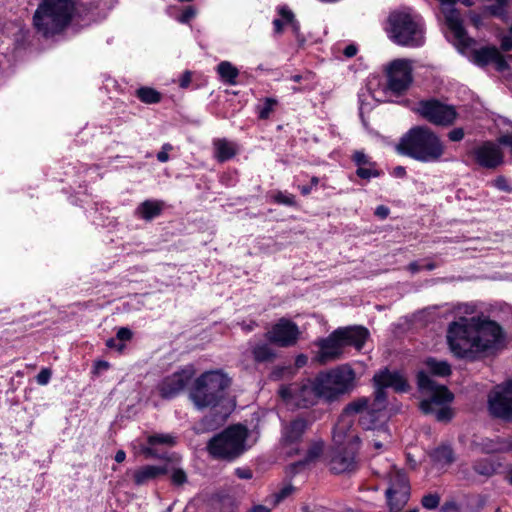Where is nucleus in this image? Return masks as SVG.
Segmentation results:
<instances>
[{
	"label": "nucleus",
	"mask_w": 512,
	"mask_h": 512,
	"mask_svg": "<svg viewBox=\"0 0 512 512\" xmlns=\"http://www.w3.org/2000/svg\"><path fill=\"white\" fill-rule=\"evenodd\" d=\"M373 380L376 387L374 399L363 397L348 404L333 429L335 453L331 460V469L335 473L350 471L356 465V454L360 447V438L354 427L356 420L364 430L376 434L377 439L372 440L376 450H380L390 440L383 390L392 388L396 392H405L408 388L407 380L401 373L388 369L376 373Z\"/></svg>",
	"instance_id": "1"
},
{
	"label": "nucleus",
	"mask_w": 512,
	"mask_h": 512,
	"mask_svg": "<svg viewBox=\"0 0 512 512\" xmlns=\"http://www.w3.org/2000/svg\"><path fill=\"white\" fill-rule=\"evenodd\" d=\"M474 312L473 304H459L456 308L459 319L448 325L447 343L458 358L477 360L496 352L504 344L505 333L498 323L487 318L462 316Z\"/></svg>",
	"instance_id": "2"
},
{
	"label": "nucleus",
	"mask_w": 512,
	"mask_h": 512,
	"mask_svg": "<svg viewBox=\"0 0 512 512\" xmlns=\"http://www.w3.org/2000/svg\"><path fill=\"white\" fill-rule=\"evenodd\" d=\"M412 61L395 59L384 67L386 82L378 76H372L368 81L369 95L376 102H394L402 96L413 82Z\"/></svg>",
	"instance_id": "3"
},
{
	"label": "nucleus",
	"mask_w": 512,
	"mask_h": 512,
	"mask_svg": "<svg viewBox=\"0 0 512 512\" xmlns=\"http://www.w3.org/2000/svg\"><path fill=\"white\" fill-rule=\"evenodd\" d=\"M399 154L424 163L438 162L445 152L441 139L430 128L416 126L404 134L396 146Z\"/></svg>",
	"instance_id": "4"
},
{
	"label": "nucleus",
	"mask_w": 512,
	"mask_h": 512,
	"mask_svg": "<svg viewBox=\"0 0 512 512\" xmlns=\"http://www.w3.org/2000/svg\"><path fill=\"white\" fill-rule=\"evenodd\" d=\"M387 33L401 46L419 47L425 42L423 19L410 8L395 10L389 15Z\"/></svg>",
	"instance_id": "5"
},
{
	"label": "nucleus",
	"mask_w": 512,
	"mask_h": 512,
	"mask_svg": "<svg viewBox=\"0 0 512 512\" xmlns=\"http://www.w3.org/2000/svg\"><path fill=\"white\" fill-rule=\"evenodd\" d=\"M418 387L422 400L420 409L425 414L433 415L438 421H449L453 417L450 407L454 396L443 385L436 384L424 371L418 373Z\"/></svg>",
	"instance_id": "6"
},
{
	"label": "nucleus",
	"mask_w": 512,
	"mask_h": 512,
	"mask_svg": "<svg viewBox=\"0 0 512 512\" xmlns=\"http://www.w3.org/2000/svg\"><path fill=\"white\" fill-rule=\"evenodd\" d=\"M368 336V330L362 326L338 328L327 338L317 341L319 351L316 358L322 364L337 360L346 346H353L357 350L362 349Z\"/></svg>",
	"instance_id": "7"
},
{
	"label": "nucleus",
	"mask_w": 512,
	"mask_h": 512,
	"mask_svg": "<svg viewBox=\"0 0 512 512\" xmlns=\"http://www.w3.org/2000/svg\"><path fill=\"white\" fill-rule=\"evenodd\" d=\"M230 379L221 370L207 371L194 382L190 399L198 409L217 406L224 398Z\"/></svg>",
	"instance_id": "8"
},
{
	"label": "nucleus",
	"mask_w": 512,
	"mask_h": 512,
	"mask_svg": "<svg viewBox=\"0 0 512 512\" xmlns=\"http://www.w3.org/2000/svg\"><path fill=\"white\" fill-rule=\"evenodd\" d=\"M73 8L71 0H43L33 16L34 27L46 37L54 35L68 24Z\"/></svg>",
	"instance_id": "9"
},
{
	"label": "nucleus",
	"mask_w": 512,
	"mask_h": 512,
	"mask_svg": "<svg viewBox=\"0 0 512 512\" xmlns=\"http://www.w3.org/2000/svg\"><path fill=\"white\" fill-rule=\"evenodd\" d=\"M247 437L248 431L244 426H230L210 440L208 451L216 458L233 459L249 447Z\"/></svg>",
	"instance_id": "10"
},
{
	"label": "nucleus",
	"mask_w": 512,
	"mask_h": 512,
	"mask_svg": "<svg viewBox=\"0 0 512 512\" xmlns=\"http://www.w3.org/2000/svg\"><path fill=\"white\" fill-rule=\"evenodd\" d=\"M320 396L326 401L338 399L351 391L355 383V372L348 365H341L316 377Z\"/></svg>",
	"instance_id": "11"
},
{
	"label": "nucleus",
	"mask_w": 512,
	"mask_h": 512,
	"mask_svg": "<svg viewBox=\"0 0 512 512\" xmlns=\"http://www.w3.org/2000/svg\"><path fill=\"white\" fill-rule=\"evenodd\" d=\"M441 12L445 17V22L449 30L447 38L460 53H465L473 43V38L469 37L463 27L460 13L454 8L457 2H461L467 7L473 5L471 0H438Z\"/></svg>",
	"instance_id": "12"
},
{
	"label": "nucleus",
	"mask_w": 512,
	"mask_h": 512,
	"mask_svg": "<svg viewBox=\"0 0 512 512\" xmlns=\"http://www.w3.org/2000/svg\"><path fill=\"white\" fill-rule=\"evenodd\" d=\"M279 394L288 405L297 407H307L315 404L318 399H322L316 379L308 380L301 385L283 386L280 388Z\"/></svg>",
	"instance_id": "13"
},
{
	"label": "nucleus",
	"mask_w": 512,
	"mask_h": 512,
	"mask_svg": "<svg viewBox=\"0 0 512 512\" xmlns=\"http://www.w3.org/2000/svg\"><path fill=\"white\" fill-rule=\"evenodd\" d=\"M410 497V484L406 475L395 467L389 473V486L386 498L391 512L400 511Z\"/></svg>",
	"instance_id": "14"
},
{
	"label": "nucleus",
	"mask_w": 512,
	"mask_h": 512,
	"mask_svg": "<svg viewBox=\"0 0 512 512\" xmlns=\"http://www.w3.org/2000/svg\"><path fill=\"white\" fill-rule=\"evenodd\" d=\"M415 111L429 122L440 126L451 125L457 116L453 106L435 99L419 102Z\"/></svg>",
	"instance_id": "15"
},
{
	"label": "nucleus",
	"mask_w": 512,
	"mask_h": 512,
	"mask_svg": "<svg viewBox=\"0 0 512 512\" xmlns=\"http://www.w3.org/2000/svg\"><path fill=\"white\" fill-rule=\"evenodd\" d=\"M300 335L301 332L297 324L287 318H281L266 333V338L280 347H290L297 343Z\"/></svg>",
	"instance_id": "16"
},
{
	"label": "nucleus",
	"mask_w": 512,
	"mask_h": 512,
	"mask_svg": "<svg viewBox=\"0 0 512 512\" xmlns=\"http://www.w3.org/2000/svg\"><path fill=\"white\" fill-rule=\"evenodd\" d=\"M490 412L501 418L512 416V380L498 385L489 395Z\"/></svg>",
	"instance_id": "17"
},
{
	"label": "nucleus",
	"mask_w": 512,
	"mask_h": 512,
	"mask_svg": "<svg viewBox=\"0 0 512 512\" xmlns=\"http://www.w3.org/2000/svg\"><path fill=\"white\" fill-rule=\"evenodd\" d=\"M308 427L304 419H295L282 429L281 446L287 455L299 453L303 434Z\"/></svg>",
	"instance_id": "18"
},
{
	"label": "nucleus",
	"mask_w": 512,
	"mask_h": 512,
	"mask_svg": "<svg viewBox=\"0 0 512 512\" xmlns=\"http://www.w3.org/2000/svg\"><path fill=\"white\" fill-rule=\"evenodd\" d=\"M194 371L191 367L181 369L162 379L158 390L163 398H172L180 393L191 380Z\"/></svg>",
	"instance_id": "19"
},
{
	"label": "nucleus",
	"mask_w": 512,
	"mask_h": 512,
	"mask_svg": "<svg viewBox=\"0 0 512 512\" xmlns=\"http://www.w3.org/2000/svg\"><path fill=\"white\" fill-rule=\"evenodd\" d=\"M474 45L475 40L473 39V43L469 46L467 52L462 53L467 56L472 63L481 67L490 63H495L499 70H503L506 67V62L496 47L487 46L480 49H474Z\"/></svg>",
	"instance_id": "20"
},
{
	"label": "nucleus",
	"mask_w": 512,
	"mask_h": 512,
	"mask_svg": "<svg viewBox=\"0 0 512 512\" xmlns=\"http://www.w3.org/2000/svg\"><path fill=\"white\" fill-rule=\"evenodd\" d=\"M473 156L478 165L483 168L493 169L503 163V153L499 146L491 141H486L473 150Z\"/></svg>",
	"instance_id": "21"
},
{
	"label": "nucleus",
	"mask_w": 512,
	"mask_h": 512,
	"mask_svg": "<svg viewBox=\"0 0 512 512\" xmlns=\"http://www.w3.org/2000/svg\"><path fill=\"white\" fill-rule=\"evenodd\" d=\"M166 473L167 466L146 465L133 472V479L137 485H144Z\"/></svg>",
	"instance_id": "22"
},
{
	"label": "nucleus",
	"mask_w": 512,
	"mask_h": 512,
	"mask_svg": "<svg viewBox=\"0 0 512 512\" xmlns=\"http://www.w3.org/2000/svg\"><path fill=\"white\" fill-rule=\"evenodd\" d=\"M213 147L215 151V158L220 162H225L237 153V145L225 138L215 139L213 141Z\"/></svg>",
	"instance_id": "23"
},
{
	"label": "nucleus",
	"mask_w": 512,
	"mask_h": 512,
	"mask_svg": "<svg viewBox=\"0 0 512 512\" xmlns=\"http://www.w3.org/2000/svg\"><path fill=\"white\" fill-rule=\"evenodd\" d=\"M148 443L150 447H145L143 453L147 457H160L154 451L153 446L155 445H167L173 446L175 444V437L171 434H156L148 437Z\"/></svg>",
	"instance_id": "24"
},
{
	"label": "nucleus",
	"mask_w": 512,
	"mask_h": 512,
	"mask_svg": "<svg viewBox=\"0 0 512 512\" xmlns=\"http://www.w3.org/2000/svg\"><path fill=\"white\" fill-rule=\"evenodd\" d=\"M481 449L487 454L498 452L512 453V439L484 440L481 443Z\"/></svg>",
	"instance_id": "25"
},
{
	"label": "nucleus",
	"mask_w": 512,
	"mask_h": 512,
	"mask_svg": "<svg viewBox=\"0 0 512 512\" xmlns=\"http://www.w3.org/2000/svg\"><path fill=\"white\" fill-rule=\"evenodd\" d=\"M162 207L163 204L160 201L147 200L138 206L136 214L145 220H151L160 214Z\"/></svg>",
	"instance_id": "26"
},
{
	"label": "nucleus",
	"mask_w": 512,
	"mask_h": 512,
	"mask_svg": "<svg viewBox=\"0 0 512 512\" xmlns=\"http://www.w3.org/2000/svg\"><path fill=\"white\" fill-rule=\"evenodd\" d=\"M216 71L220 79L229 85H235L239 70L229 61H222L217 65Z\"/></svg>",
	"instance_id": "27"
},
{
	"label": "nucleus",
	"mask_w": 512,
	"mask_h": 512,
	"mask_svg": "<svg viewBox=\"0 0 512 512\" xmlns=\"http://www.w3.org/2000/svg\"><path fill=\"white\" fill-rule=\"evenodd\" d=\"M425 366L429 373L435 376H448L451 373V367L447 361L437 360L435 358H428L425 361Z\"/></svg>",
	"instance_id": "28"
},
{
	"label": "nucleus",
	"mask_w": 512,
	"mask_h": 512,
	"mask_svg": "<svg viewBox=\"0 0 512 512\" xmlns=\"http://www.w3.org/2000/svg\"><path fill=\"white\" fill-rule=\"evenodd\" d=\"M280 19L273 21L274 29L277 33L281 32L284 25L290 24L295 32L298 31V24L294 21L293 13L286 7H280L278 9Z\"/></svg>",
	"instance_id": "29"
},
{
	"label": "nucleus",
	"mask_w": 512,
	"mask_h": 512,
	"mask_svg": "<svg viewBox=\"0 0 512 512\" xmlns=\"http://www.w3.org/2000/svg\"><path fill=\"white\" fill-rule=\"evenodd\" d=\"M433 461L441 467L447 466L454 461V454L449 446L442 445L436 448L431 454Z\"/></svg>",
	"instance_id": "30"
},
{
	"label": "nucleus",
	"mask_w": 512,
	"mask_h": 512,
	"mask_svg": "<svg viewBox=\"0 0 512 512\" xmlns=\"http://www.w3.org/2000/svg\"><path fill=\"white\" fill-rule=\"evenodd\" d=\"M137 97L146 104H154L161 101V94L150 87H141L136 91Z\"/></svg>",
	"instance_id": "31"
},
{
	"label": "nucleus",
	"mask_w": 512,
	"mask_h": 512,
	"mask_svg": "<svg viewBox=\"0 0 512 512\" xmlns=\"http://www.w3.org/2000/svg\"><path fill=\"white\" fill-rule=\"evenodd\" d=\"M496 469L497 465L488 459L479 461L474 465L475 472L483 476L493 475L496 472Z\"/></svg>",
	"instance_id": "32"
},
{
	"label": "nucleus",
	"mask_w": 512,
	"mask_h": 512,
	"mask_svg": "<svg viewBox=\"0 0 512 512\" xmlns=\"http://www.w3.org/2000/svg\"><path fill=\"white\" fill-rule=\"evenodd\" d=\"M253 356L256 361L262 362L272 358L273 353L271 348L266 344L257 345L253 348Z\"/></svg>",
	"instance_id": "33"
},
{
	"label": "nucleus",
	"mask_w": 512,
	"mask_h": 512,
	"mask_svg": "<svg viewBox=\"0 0 512 512\" xmlns=\"http://www.w3.org/2000/svg\"><path fill=\"white\" fill-rule=\"evenodd\" d=\"M497 141L506 148L512 156V125H509L506 130H500Z\"/></svg>",
	"instance_id": "34"
},
{
	"label": "nucleus",
	"mask_w": 512,
	"mask_h": 512,
	"mask_svg": "<svg viewBox=\"0 0 512 512\" xmlns=\"http://www.w3.org/2000/svg\"><path fill=\"white\" fill-rule=\"evenodd\" d=\"M274 202L278 204L288 205L292 206L295 204V197L294 195L287 193V192H277L272 196Z\"/></svg>",
	"instance_id": "35"
},
{
	"label": "nucleus",
	"mask_w": 512,
	"mask_h": 512,
	"mask_svg": "<svg viewBox=\"0 0 512 512\" xmlns=\"http://www.w3.org/2000/svg\"><path fill=\"white\" fill-rule=\"evenodd\" d=\"M356 173H357V175L360 178H363V179H370L372 177H378L379 176V172L376 170V168H375L373 163H371V166H360V167H358Z\"/></svg>",
	"instance_id": "36"
},
{
	"label": "nucleus",
	"mask_w": 512,
	"mask_h": 512,
	"mask_svg": "<svg viewBox=\"0 0 512 512\" xmlns=\"http://www.w3.org/2000/svg\"><path fill=\"white\" fill-rule=\"evenodd\" d=\"M277 101L273 98H266L263 106L259 109V117L261 119H266L269 117L270 113L273 111L274 106Z\"/></svg>",
	"instance_id": "37"
},
{
	"label": "nucleus",
	"mask_w": 512,
	"mask_h": 512,
	"mask_svg": "<svg viewBox=\"0 0 512 512\" xmlns=\"http://www.w3.org/2000/svg\"><path fill=\"white\" fill-rule=\"evenodd\" d=\"M440 502V498L437 494H428L422 498V505L426 509H435Z\"/></svg>",
	"instance_id": "38"
},
{
	"label": "nucleus",
	"mask_w": 512,
	"mask_h": 512,
	"mask_svg": "<svg viewBox=\"0 0 512 512\" xmlns=\"http://www.w3.org/2000/svg\"><path fill=\"white\" fill-rule=\"evenodd\" d=\"M171 480L174 485H182L187 481L186 473L180 468H175L171 471Z\"/></svg>",
	"instance_id": "39"
},
{
	"label": "nucleus",
	"mask_w": 512,
	"mask_h": 512,
	"mask_svg": "<svg viewBox=\"0 0 512 512\" xmlns=\"http://www.w3.org/2000/svg\"><path fill=\"white\" fill-rule=\"evenodd\" d=\"M197 14V10L193 6H188L184 9V11L177 17V20L180 23H188L192 20Z\"/></svg>",
	"instance_id": "40"
},
{
	"label": "nucleus",
	"mask_w": 512,
	"mask_h": 512,
	"mask_svg": "<svg viewBox=\"0 0 512 512\" xmlns=\"http://www.w3.org/2000/svg\"><path fill=\"white\" fill-rule=\"evenodd\" d=\"M493 185L501 190V191H505V192H511L512 191V187L509 183V181L503 177V176H498L494 181H493Z\"/></svg>",
	"instance_id": "41"
},
{
	"label": "nucleus",
	"mask_w": 512,
	"mask_h": 512,
	"mask_svg": "<svg viewBox=\"0 0 512 512\" xmlns=\"http://www.w3.org/2000/svg\"><path fill=\"white\" fill-rule=\"evenodd\" d=\"M353 160L358 167L371 166L372 163L362 151H356L353 155Z\"/></svg>",
	"instance_id": "42"
},
{
	"label": "nucleus",
	"mask_w": 512,
	"mask_h": 512,
	"mask_svg": "<svg viewBox=\"0 0 512 512\" xmlns=\"http://www.w3.org/2000/svg\"><path fill=\"white\" fill-rule=\"evenodd\" d=\"M51 375H52V373H51L50 369H47V368L42 369L36 377L37 383L40 385L48 384V382L50 381Z\"/></svg>",
	"instance_id": "43"
},
{
	"label": "nucleus",
	"mask_w": 512,
	"mask_h": 512,
	"mask_svg": "<svg viewBox=\"0 0 512 512\" xmlns=\"http://www.w3.org/2000/svg\"><path fill=\"white\" fill-rule=\"evenodd\" d=\"M293 490L294 488L290 485L282 488L277 494L274 495V504H277L288 497L293 492Z\"/></svg>",
	"instance_id": "44"
},
{
	"label": "nucleus",
	"mask_w": 512,
	"mask_h": 512,
	"mask_svg": "<svg viewBox=\"0 0 512 512\" xmlns=\"http://www.w3.org/2000/svg\"><path fill=\"white\" fill-rule=\"evenodd\" d=\"M501 47L505 51L512 50V26L509 32L501 38Z\"/></svg>",
	"instance_id": "45"
},
{
	"label": "nucleus",
	"mask_w": 512,
	"mask_h": 512,
	"mask_svg": "<svg viewBox=\"0 0 512 512\" xmlns=\"http://www.w3.org/2000/svg\"><path fill=\"white\" fill-rule=\"evenodd\" d=\"M172 149V146L170 144H164L162 146V149L161 151L158 152L157 154V159L164 163V162H167L169 160V155H168V152Z\"/></svg>",
	"instance_id": "46"
},
{
	"label": "nucleus",
	"mask_w": 512,
	"mask_h": 512,
	"mask_svg": "<svg viewBox=\"0 0 512 512\" xmlns=\"http://www.w3.org/2000/svg\"><path fill=\"white\" fill-rule=\"evenodd\" d=\"M448 138L453 142L461 141L464 138V131L462 128H455L448 133Z\"/></svg>",
	"instance_id": "47"
},
{
	"label": "nucleus",
	"mask_w": 512,
	"mask_h": 512,
	"mask_svg": "<svg viewBox=\"0 0 512 512\" xmlns=\"http://www.w3.org/2000/svg\"><path fill=\"white\" fill-rule=\"evenodd\" d=\"M323 445L322 443H317L308 452L307 460H313L314 458L318 457L322 452Z\"/></svg>",
	"instance_id": "48"
},
{
	"label": "nucleus",
	"mask_w": 512,
	"mask_h": 512,
	"mask_svg": "<svg viewBox=\"0 0 512 512\" xmlns=\"http://www.w3.org/2000/svg\"><path fill=\"white\" fill-rule=\"evenodd\" d=\"M132 337V332L128 328H120L117 332V339L120 341L130 340Z\"/></svg>",
	"instance_id": "49"
},
{
	"label": "nucleus",
	"mask_w": 512,
	"mask_h": 512,
	"mask_svg": "<svg viewBox=\"0 0 512 512\" xmlns=\"http://www.w3.org/2000/svg\"><path fill=\"white\" fill-rule=\"evenodd\" d=\"M235 474L240 479H250V478H252V472L248 468H237L235 470Z\"/></svg>",
	"instance_id": "50"
},
{
	"label": "nucleus",
	"mask_w": 512,
	"mask_h": 512,
	"mask_svg": "<svg viewBox=\"0 0 512 512\" xmlns=\"http://www.w3.org/2000/svg\"><path fill=\"white\" fill-rule=\"evenodd\" d=\"M375 215L381 219H385L389 215V209L386 206H378L375 210Z\"/></svg>",
	"instance_id": "51"
},
{
	"label": "nucleus",
	"mask_w": 512,
	"mask_h": 512,
	"mask_svg": "<svg viewBox=\"0 0 512 512\" xmlns=\"http://www.w3.org/2000/svg\"><path fill=\"white\" fill-rule=\"evenodd\" d=\"M357 51H358L357 47L353 44H350L345 47L343 53L346 57L351 58L357 54Z\"/></svg>",
	"instance_id": "52"
},
{
	"label": "nucleus",
	"mask_w": 512,
	"mask_h": 512,
	"mask_svg": "<svg viewBox=\"0 0 512 512\" xmlns=\"http://www.w3.org/2000/svg\"><path fill=\"white\" fill-rule=\"evenodd\" d=\"M190 82H191V73H190L189 71H186V72L182 75V77H181V79H180V86H181L182 88H186V87H188V86H189Z\"/></svg>",
	"instance_id": "53"
},
{
	"label": "nucleus",
	"mask_w": 512,
	"mask_h": 512,
	"mask_svg": "<svg viewBox=\"0 0 512 512\" xmlns=\"http://www.w3.org/2000/svg\"><path fill=\"white\" fill-rule=\"evenodd\" d=\"M470 19H471V22L473 23V25L476 27V28H480L482 26V18L480 15L478 14H475V13H472L470 15Z\"/></svg>",
	"instance_id": "54"
},
{
	"label": "nucleus",
	"mask_w": 512,
	"mask_h": 512,
	"mask_svg": "<svg viewBox=\"0 0 512 512\" xmlns=\"http://www.w3.org/2000/svg\"><path fill=\"white\" fill-rule=\"evenodd\" d=\"M393 176L395 177H399V178H402L405 176L406 174V171H405V168L402 167V166H397L393 169V172H392Z\"/></svg>",
	"instance_id": "55"
},
{
	"label": "nucleus",
	"mask_w": 512,
	"mask_h": 512,
	"mask_svg": "<svg viewBox=\"0 0 512 512\" xmlns=\"http://www.w3.org/2000/svg\"><path fill=\"white\" fill-rule=\"evenodd\" d=\"M307 357L303 354L297 356L296 360H295V365L300 368V367H303L306 363H307Z\"/></svg>",
	"instance_id": "56"
},
{
	"label": "nucleus",
	"mask_w": 512,
	"mask_h": 512,
	"mask_svg": "<svg viewBox=\"0 0 512 512\" xmlns=\"http://www.w3.org/2000/svg\"><path fill=\"white\" fill-rule=\"evenodd\" d=\"M125 458H126V453L123 450L117 451V453L115 455L116 462L121 463L125 460Z\"/></svg>",
	"instance_id": "57"
},
{
	"label": "nucleus",
	"mask_w": 512,
	"mask_h": 512,
	"mask_svg": "<svg viewBox=\"0 0 512 512\" xmlns=\"http://www.w3.org/2000/svg\"><path fill=\"white\" fill-rule=\"evenodd\" d=\"M251 512H270V509L263 505H256L252 508Z\"/></svg>",
	"instance_id": "58"
},
{
	"label": "nucleus",
	"mask_w": 512,
	"mask_h": 512,
	"mask_svg": "<svg viewBox=\"0 0 512 512\" xmlns=\"http://www.w3.org/2000/svg\"><path fill=\"white\" fill-rule=\"evenodd\" d=\"M364 97H365L364 94L360 95V113L361 114H363V112L365 110H367L366 103H365L366 99H364Z\"/></svg>",
	"instance_id": "59"
},
{
	"label": "nucleus",
	"mask_w": 512,
	"mask_h": 512,
	"mask_svg": "<svg viewBox=\"0 0 512 512\" xmlns=\"http://www.w3.org/2000/svg\"><path fill=\"white\" fill-rule=\"evenodd\" d=\"M108 366H109L108 363L105 361H99L96 363V368L100 369V370H105L108 368Z\"/></svg>",
	"instance_id": "60"
},
{
	"label": "nucleus",
	"mask_w": 512,
	"mask_h": 512,
	"mask_svg": "<svg viewBox=\"0 0 512 512\" xmlns=\"http://www.w3.org/2000/svg\"><path fill=\"white\" fill-rule=\"evenodd\" d=\"M300 188V191L303 195H308L311 191H312V188L311 186H301L299 187Z\"/></svg>",
	"instance_id": "61"
},
{
	"label": "nucleus",
	"mask_w": 512,
	"mask_h": 512,
	"mask_svg": "<svg viewBox=\"0 0 512 512\" xmlns=\"http://www.w3.org/2000/svg\"><path fill=\"white\" fill-rule=\"evenodd\" d=\"M408 268H409V270H410L411 272H413V273H414V272H417V271H419V270H420V267L418 266V264H417V263H411V264L408 266Z\"/></svg>",
	"instance_id": "62"
},
{
	"label": "nucleus",
	"mask_w": 512,
	"mask_h": 512,
	"mask_svg": "<svg viewBox=\"0 0 512 512\" xmlns=\"http://www.w3.org/2000/svg\"><path fill=\"white\" fill-rule=\"evenodd\" d=\"M319 183V179L317 177H312L311 178V187H316Z\"/></svg>",
	"instance_id": "63"
},
{
	"label": "nucleus",
	"mask_w": 512,
	"mask_h": 512,
	"mask_svg": "<svg viewBox=\"0 0 512 512\" xmlns=\"http://www.w3.org/2000/svg\"><path fill=\"white\" fill-rule=\"evenodd\" d=\"M107 346L110 347V348L114 347L115 346V340L114 339H109L107 341Z\"/></svg>",
	"instance_id": "64"
}]
</instances>
